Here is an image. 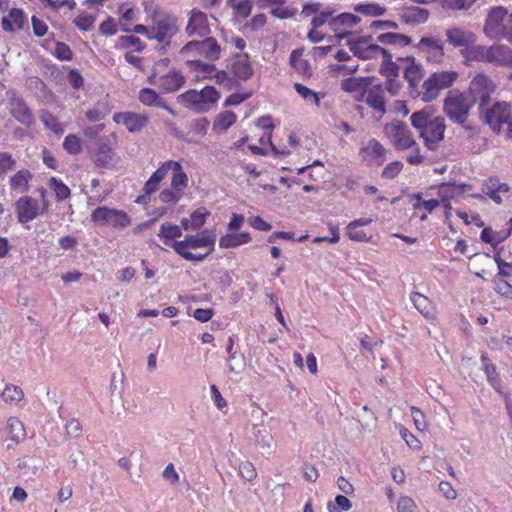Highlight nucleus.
Instances as JSON below:
<instances>
[{
  "label": "nucleus",
  "instance_id": "1",
  "mask_svg": "<svg viewBox=\"0 0 512 512\" xmlns=\"http://www.w3.org/2000/svg\"><path fill=\"white\" fill-rule=\"evenodd\" d=\"M220 99V92L207 85L201 90L190 89L177 96V102L196 114L209 112Z\"/></svg>",
  "mask_w": 512,
  "mask_h": 512
},
{
  "label": "nucleus",
  "instance_id": "2",
  "mask_svg": "<svg viewBox=\"0 0 512 512\" xmlns=\"http://www.w3.org/2000/svg\"><path fill=\"white\" fill-rule=\"evenodd\" d=\"M495 89L494 82L484 73H479L472 79L467 91L462 93L472 106L478 103L480 113H482L483 109L490 103L491 95Z\"/></svg>",
  "mask_w": 512,
  "mask_h": 512
},
{
  "label": "nucleus",
  "instance_id": "3",
  "mask_svg": "<svg viewBox=\"0 0 512 512\" xmlns=\"http://www.w3.org/2000/svg\"><path fill=\"white\" fill-rule=\"evenodd\" d=\"M472 104L462 92L451 90L444 99L443 110L450 120L457 124H464L469 115Z\"/></svg>",
  "mask_w": 512,
  "mask_h": 512
},
{
  "label": "nucleus",
  "instance_id": "4",
  "mask_svg": "<svg viewBox=\"0 0 512 512\" xmlns=\"http://www.w3.org/2000/svg\"><path fill=\"white\" fill-rule=\"evenodd\" d=\"M112 145V139L109 136H101L96 139L94 147H87L91 160L98 168L109 170L115 168L116 153Z\"/></svg>",
  "mask_w": 512,
  "mask_h": 512
},
{
  "label": "nucleus",
  "instance_id": "5",
  "mask_svg": "<svg viewBox=\"0 0 512 512\" xmlns=\"http://www.w3.org/2000/svg\"><path fill=\"white\" fill-rule=\"evenodd\" d=\"M457 77L458 74L455 71H441L433 73L422 85V88L424 89L422 101L429 103L435 100L439 95V91L449 88L455 82Z\"/></svg>",
  "mask_w": 512,
  "mask_h": 512
},
{
  "label": "nucleus",
  "instance_id": "6",
  "mask_svg": "<svg viewBox=\"0 0 512 512\" xmlns=\"http://www.w3.org/2000/svg\"><path fill=\"white\" fill-rule=\"evenodd\" d=\"M91 221L98 226L111 225L117 229L126 228L131 223L128 214L123 210L100 206L91 213Z\"/></svg>",
  "mask_w": 512,
  "mask_h": 512
},
{
  "label": "nucleus",
  "instance_id": "7",
  "mask_svg": "<svg viewBox=\"0 0 512 512\" xmlns=\"http://www.w3.org/2000/svg\"><path fill=\"white\" fill-rule=\"evenodd\" d=\"M384 132L392 140L396 148L406 150L417 146V142L413 139L412 133L405 122L396 120L387 123L384 126Z\"/></svg>",
  "mask_w": 512,
  "mask_h": 512
},
{
  "label": "nucleus",
  "instance_id": "8",
  "mask_svg": "<svg viewBox=\"0 0 512 512\" xmlns=\"http://www.w3.org/2000/svg\"><path fill=\"white\" fill-rule=\"evenodd\" d=\"M8 110L11 116L23 126L31 128L35 124V117L32 110L19 94H12L9 99Z\"/></svg>",
  "mask_w": 512,
  "mask_h": 512
},
{
  "label": "nucleus",
  "instance_id": "9",
  "mask_svg": "<svg viewBox=\"0 0 512 512\" xmlns=\"http://www.w3.org/2000/svg\"><path fill=\"white\" fill-rule=\"evenodd\" d=\"M508 11L502 6H496L489 10L483 27L484 34L490 39H501L502 26L508 18Z\"/></svg>",
  "mask_w": 512,
  "mask_h": 512
},
{
  "label": "nucleus",
  "instance_id": "10",
  "mask_svg": "<svg viewBox=\"0 0 512 512\" xmlns=\"http://www.w3.org/2000/svg\"><path fill=\"white\" fill-rule=\"evenodd\" d=\"M188 52H196L197 54L204 55L211 61H215L220 57L221 47L215 38L206 37L201 41H190L180 50V53L182 54Z\"/></svg>",
  "mask_w": 512,
  "mask_h": 512
},
{
  "label": "nucleus",
  "instance_id": "11",
  "mask_svg": "<svg viewBox=\"0 0 512 512\" xmlns=\"http://www.w3.org/2000/svg\"><path fill=\"white\" fill-rule=\"evenodd\" d=\"M446 125L443 117L438 116L428 125L426 131L420 133V137L424 140L425 146L435 151L438 148V142L444 139Z\"/></svg>",
  "mask_w": 512,
  "mask_h": 512
},
{
  "label": "nucleus",
  "instance_id": "12",
  "mask_svg": "<svg viewBox=\"0 0 512 512\" xmlns=\"http://www.w3.org/2000/svg\"><path fill=\"white\" fill-rule=\"evenodd\" d=\"M415 47L421 51H427L428 62L441 63L444 58V44L440 38L423 36Z\"/></svg>",
  "mask_w": 512,
  "mask_h": 512
},
{
  "label": "nucleus",
  "instance_id": "13",
  "mask_svg": "<svg viewBox=\"0 0 512 512\" xmlns=\"http://www.w3.org/2000/svg\"><path fill=\"white\" fill-rule=\"evenodd\" d=\"M17 220L21 224L28 223L41 214L38 208V201L31 196L20 197L15 202Z\"/></svg>",
  "mask_w": 512,
  "mask_h": 512
},
{
  "label": "nucleus",
  "instance_id": "14",
  "mask_svg": "<svg viewBox=\"0 0 512 512\" xmlns=\"http://www.w3.org/2000/svg\"><path fill=\"white\" fill-rule=\"evenodd\" d=\"M480 114L483 122L495 129L496 125L509 122L510 107L506 104L503 106L501 103L496 102L491 108H484L483 112Z\"/></svg>",
  "mask_w": 512,
  "mask_h": 512
},
{
  "label": "nucleus",
  "instance_id": "15",
  "mask_svg": "<svg viewBox=\"0 0 512 512\" xmlns=\"http://www.w3.org/2000/svg\"><path fill=\"white\" fill-rule=\"evenodd\" d=\"M186 33L189 36L198 35L200 37L209 33L208 20L205 13L198 9H192L190 18L186 27Z\"/></svg>",
  "mask_w": 512,
  "mask_h": 512
},
{
  "label": "nucleus",
  "instance_id": "16",
  "mask_svg": "<svg viewBox=\"0 0 512 512\" xmlns=\"http://www.w3.org/2000/svg\"><path fill=\"white\" fill-rule=\"evenodd\" d=\"M447 41L455 48H467L474 44L476 35L471 31H465L459 27L446 30Z\"/></svg>",
  "mask_w": 512,
  "mask_h": 512
},
{
  "label": "nucleus",
  "instance_id": "17",
  "mask_svg": "<svg viewBox=\"0 0 512 512\" xmlns=\"http://www.w3.org/2000/svg\"><path fill=\"white\" fill-rule=\"evenodd\" d=\"M254 441L259 446L262 455H270L274 450V440L270 431L263 425H254L252 428Z\"/></svg>",
  "mask_w": 512,
  "mask_h": 512
},
{
  "label": "nucleus",
  "instance_id": "18",
  "mask_svg": "<svg viewBox=\"0 0 512 512\" xmlns=\"http://www.w3.org/2000/svg\"><path fill=\"white\" fill-rule=\"evenodd\" d=\"M490 64L512 68V49L503 44L490 46Z\"/></svg>",
  "mask_w": 512,
  "mask_h": 512
},
{
  "label": "nucleus",
  "instance_id": "19",
  "mask_svg": "<svg viewBox=\"0 0 512 512\" xmlns=\"http://www.w3.org/2000/svg\"><path fill=\"white\" fill-rule=\"evenodd\" d=\"M430 12L427 9L418 6H409L402 9L400 20L405 24H422L429 19Z\"/></svg>",
  "mask_w": 512,
  "mask_h": 512
},
{
  "label": "nucleus",
  "instance_id": "20",
  "mask_svg": "<svg viewBox=\"0 0 512 512\" xmlns=\"http://www.w3.org/2000/svg\"><path fill=\"white\" fill-rule=\"evenodd\" d=\"M237 59L232 64V73L234 76L241 80L247 81L253 75V68L249 62L247 53L236 54Z\"/></svg>",
  "mask_w": 512,
  "mask_h": 512
},
{
  "label": "nucleus",
  "instance_id": "21",
  "mask_svg": "<svg viewBox=\"0 0 512 512\" xmlns=\"http://www.w3.org/2000/svg\"><path fill=\"white\" fill-rule=\"evenodd\" d=\"M185 83L181 72L173 70L159 79V88L165 93H173L179 90Z\"/></svg>",
  "mask_w": 512,
  "mask_h": 512
},
{
  "label": "nucleus",
  "instance_id": "22",
  "mask_svg": "<svg viewBox=\"0 0 512 512\" xmlns=\"http://www.w3.org/2000/svg\"><path fill=\"white\" fill-rule=\"evenodd\" d=\"M117 116L123 118V124L126 126L127 130L131 133L141 131L146 126V124L149 120V118L146 115L137 114L134 112L121 113L119 115H115L114 118L116 119Z\"/></svg>",
  "mask_w": 512,
  "mask_h": 512
},
{
  "label": "nucleus",
  "instance_id": "23",
  "mask_svg": "<svg viewBox=\"0 0 512 512\" xmlns=\"http://www.w3.org/2000/svg\"><path fill=\"white\" fill-rule=\"evenodd\" d=\"M167 172L172 169L173 175L171 180V186L177 191H181L187 186L188 178L184 172L181 164L176 161L166 162Z\"/></svg>",
  "mask_w": 512,
  "mask_h": 512
},
{
  "label": "nucleus",
  "instance_id": "24",
  "mask_svg": "<svg viewBox=\"0 0 512 512\" xmlns=\"http://www.w3.org/2000/svg\"><path fill=\"white\" fill-rule=\"evenodd\" d=\"M362 150L371 156L372 165L382 166L384 164L386 149L378 140L371 139Z\"/></svg>",
  "mask_w": 512,
  "mask_h": 512
},
{
  "label": "nucleus",
  "instance_id": "25",
  "mask_svg": "<svg viewBox=\"0 0 512 512\" xmlns=\"http://www.w3.org/2000/svg\"><path fill=\"white\" fill-rule=\"evenodd\" d=\"M33 178L32 173L27 169H22L16 172L9 180L12 190L26 193L29 191V181Z\"/></svg>",
  "mask_w": 512,
  "mask_h": 512
},
{
  "label": "nucleus",
  "instance_id": "26",
  "mask_svg": "<svg viewBox=\"0 0 512 512\" xmlns=\"http://www.w3.org/2000/svg\"><path fill=\"white\" fill-rule=\"evenodd\" d=\"M470 187V185L464 183H441L438 188V195L442 199V201H446L450 198H454L456 196L461 195L464 192L465 188Z\"/></svg>",
  "mask_w": 512,
  "mask_h": 512
},
{
  "label": "nucleus",
  "instance_id": "27",
  "mask_svg": "<svg viewBox=\"0 0 512 512\" xmlns=\"http://www.w3.org/2000/svg\"><path fill=\"white\" fill-rule=\"evenodd\" d=\"M251 241V236L248 232L241 233H227L220 237L219 246L221 248H234Z\"/></svg>",
  "mask_w": 512,
  "mask_h": 512
},
{
  "label": "nucleus",
  "instance_id": "28",
  "mask_svg": "<svg viewBox=\"0 0 512 512\" xmlns=\"http://www.w3.org/2000/svg\"><path fill=\"white\" fill-rule=\"evenodd\" d=\"M171 247L178 255H182V253L189 252V248H200V236L187 234L185 235L184 240H174L171 244Z\"/></svg>",
  "mask_w": 512,
  "mask_h": 512
},
{
  "label": "nucleus",
  "instance_id": "29",
  "mask_svg": "<svg viewBox=\"0 0 512 512\" xmlns=\"http://www.w3.org/2000/svg\"><path fill=\"white\" fill-rule=\"evenodd\" d=\"M138 98L140 102L146 106H153L158 108L166 107V102L154 89L151 88L141 89Z\"/></svg>",
  "mask_w": 512,
  "mask_h": 512
},
{
  "label": "nucleus",
  "instance_id": "30",
  "mask_svg": "<svg viewBox=\"0 0 512 512\" xmlns=\"http://www.w3.org/2000/svg\"><path fill=\"white\" fill-rule=\"evenodd\" d=\"M377 41L385 44V45H400V46H407L412 43L411 37L401 34V33H394V32H387L380 34L377 37Z\"/></svg>",
  "mask_w": 512,
  "mask_h": 512
},
{
  "label": "nucleus",
  "instance_id": "31",
  "mask_svg": "<svg viewBox=\"0 0 512 512\" xmlns=\"http://www.w3.org/2000/svg\"><path fill=\"white\" fill-rule=\"evenodd\" d=\"M411 301L415 308L426 318L433 316V305L429 298L421 293L414 292L411 295Z\"/></svg>",
  "mask_w": 512,
  "mask_h": 512
},
{
  "label": "nucleus",
  "instance_id": "32",
  "mask_svg": "<svg viewBox=\"0 0 512 512\" xmlns=\"http://www.w3.org/2000/svg\"><path fill=\"white\" fill-rule=\"evenodd\" d=\"M167 175V167L166 162L162 164L146 181L144 184V192L147 194H152L156 192L159 188V183L165 178Z\"/></svg>",
  "mask_w": 512,
  "mask_h": 512
},
{
  "label": "nucleus",
  "instance_id": "33",
  "mask_svg": "<svg viewBox=\"0 0 512 512\" xmlns=\"http://www.w3.org/2000/svg\"><path fill=\"white\" fill-rule=\"evenodd\" d=\"M489 52L490 46L472 44L469 49H467L465 57L476 62L490 63Z\"/></svg>",
  "mask_w": 512,
  "mask_h": 512
},
{
  "label": "nucleus",
  "instance_id": "34",
  "mask_svg": "<svg viewBox=\"0 0 512 512\" xmlns=\"http://www.w3.org/2000/svg\"><path fill=\"white\" fill-rule=\"evenodd\" d=\"M237 120V116L232 111H224L219 113L213 122V129L222 132L227 131Z\"/></svg>",
  "mask_w": 512,
  "mask_h": 512
},
{
  "label": "nucleus",
  "instance_id": "35",
  "mask_svg": "<svg viewBox=\"0 0 512 512\" xmlns=\"http://www.w3.org/2000/svg\"><path fill=\"white\" fill-rule=\"evenodd\" d=\"M10 438L15 443H19L26 438V431L23 423L16 417H10L7 421Z\"/></svg>",
  "mask_w": 512,
  "mask_h": 512
},
{
  "label": "nucleus",
  "instance_id": "36",
  "mask_svg": "<svg viewBox=\"0 0 512 512\" xmlns=\"http://www.w3.org/2000/svg\"><path fill=\"white\" fill-rule=\"evenodd\" d=\"M354 11L364 16L378 17L384 15L387 9L376 3H360L354 6Z\"/></svg>",
  "mask_w": 512,
  "mask_h": 512
},
{
  "label": "nucleus",
  "instance_id": "37",
  "mask_svg": "<svg viewBox=\"0 0 512 512\" xmlns=\"http://www.w3.org/2000/svg\"><path fill=\"white\" fill-rule=\"evenodd\" d=\"M153 30H158L168 38H171L178 32V27L174 19L170 16H165L162 19L155 21Z\"/></svg>",
  "mask_w": 512,
  "mask_h": 512
},
{
  "label": "nucleus",
  "instance_id": "38",
  "mask_svg": "<svg viewBox=\"0 0 512 512\" xmlns=\"http://www.w3.org/2000/svg\"><path fill=\"white\" fill-rule=\"evenodd\" d=\"M404 78L407 80L411 90L417 92L418 83L422 78L421 65L413 63L408 66L404 71Z\"/></svg>",
  "mask_w": 512,
  "mask_h": 512
},
{
  "label": "nucleus",
  "instance_id": "39",
  "mask_svg": "<svg viewBox=\"0 0 512 512\" xmlns=\"http://www.w3.org/2000/svg\"><path fill=\"white\" fill-rule=\"evenodd\" d=\"M49 187L55 192V197L58 202L66 200L71 195L70 188L56 177L49 179Z\"/></svg>",
  "mask_w": 512,
  "mask_h": 512
},
{
  "label": "nucleus",
  "instance_id": "40",
  "mask_svg": "<svg viewBox=\"0 0 512 512\" xmlns=\"http://www.w3.org/2000/svg\"><path fill=\"white\" fill-rule=\"evenodd\" d=\"M158 236L165 241L174 240L182 236V230L176 224L165 222L160 226Z\"/></svg>",
  "mask_w": 512,
  "mask_h": 512
},
{
  "label": "nucleus",
  "instance_id": "41",
  "mask_svg": "<svg viewBox=\"0 0 512 512\" xmlns=\"http://www.w3.org/2000/svg\"><path fill=\"white\" fill-rule=\"evenodd\" d=\"M364 102L372 109L384 115L386 113V103L384 100V96L380 94H375L373 91H368V95L366 96Z\"/></svg>",
  "mask_w": 512,
  "mask_h": 512
},
{
  "label": "nucleus",
  "instance_id": "42",
  "mask_svg": "<svg viewBox=\"0 0 512 512\" xmlns=\"http://www.w3.org/2000/svg\"><path fill=\"white\" fill-rule=\"evenodd\" d=\"M186 64L193 67L195 71L203 73L204 79H214L213 75L217 72L214 64L203 63L200 60H188Z\"/></svg>",
  "mask_w": 512,
  "mask_h": 512
},
{
  "label": "nucleus",
  "instance_id": "43",
  "mask_svg": "<svg viewBox=\"0 0 512 512\" xmlns=\"http://www.w3.org/2000/svg\"><path fill=\"white\" fill-rule=\"evenodd\" d=\"M352 507L351 501L344 495H337L334 501L328 502L327 509L329 512L348 511Z\"/></svg>",
  "mask_w": 512,
  "mask_h": 512
},
{
  "label": "nucleus",
  "instance_id": "44",
  "mask_svg": "<svg viewBox=\"0 0 512 512\" xmlns=\"http://www.w3.org/2000/svg\"><path fill=\"white\" fill-rule=\"evenodd\" d=\"M118 47L123 49L134 47L136 52H142L145 49V44L140 40V38L133 35H127L118 38Z\"/></svg>",
  "mask_w": 512,
  "mask_h": 512
},
{
  "label": "nucleus",
  "instance_id": "45",
  "mask_svg": "<svg viewBox=\"0 0 512 512\" xmlns=\"http://www.w3.org/2000/svg\"><path fill=\"white\" fill-rule=\"evenodd\" d=\"M484 371L490 385L495 389L496 392L503 394L501 380L496 371V366L494 364H486Z\"/></svg>",
  "mask_w": 512,
  "mask_h": 512
},
{
  "label": "nucleus",
  "instance_id": "46",
  "mask_svg": "<svg viewBox=\"0 0 512 512\" xmlns=\"http://www.w3.org/2000/svg\"><path fill=\"white\" fill-rule=\"evenodd\" d=\"M361 21V18L357 15L351 14V13H341L335 18H332L330 21L331 26H337V25H345L348 27H352L356 24H358Z\"/></svg>",
  "mask_w": 512,
  "mask_h": 512
},
{
  "label": "nucleus",
  "instance_id": "47",
  "mask_svg": "<svg viewBox=\"0 0 512 512\" xmlns=\"http://www.w3.org/2000/svg\"><path fill=\"white\" fill-rule=\"evenodd\" d=\"M63 148L70 155H78L82 152V146L80 139L75 134H69L63 141Z\"/></svg>",
  "mask_w": 512,
  "mask_h": 512
},
{
  "label": "nucleus",
  "instance_id": "48",
  "mask_svg": "<svg viewBox=\"0 0 512 512\" xmlns=\"http://www.w3.org/2000/svg\"><path fill=\"white\" fill-rule=\"evenodd\" d=\"M1 396L4 401L12 402V401H20L24 397V393L22 389L18 386L7 385L1 393Z\"/></svg>",
  "mask_w": 512,
  "mask_h": 512
},
{
  "label": "nucleus",
  "instance_id": "49",
  "mask_svg": "<svg viewBox=\"0 0 512 512\" xmlns=\"http://www.w3.org/2000/svg\"><path fill=\"white\" fill-rule=\"evenodd\" d=\"M294 89L305 100H312L317 106L320 105L319 93L311 90L301 83H294Z\"/></svg>",
  "mask_w": 512,
  "mask_h": 512
},
{
  "label": "nucleus",
  "instance_id": "50",
  "mask_svg": "<svg viewBox=\"0 0 512 512\" xmlns=\"http://www.w3.org/2000/svg\"><path fill=\"white\" fill-rule=\"evenodd\" d=\"M210 215L205 208H198L191 214V228L195 231L199 230Z\"/></svg>",
  "mask_w": 512,
  "mask_h": 512
},
{
  "label": "nucleus",
  "instance_id": "51",
  "mask_svg": "<svg viewBox=\"0 0 512 512\" xmlns=\"http://www.w3.org/2000/svg\"><path fill=\"white\" fill-rule=\"evenodd\" d=\"M213 78L217 84L224 86L227 90L233 89V87H235L237 84V80L235 78L229 77L227 72L224 70L214 73Z\"/></svg>",
  "mask_w": 512,
  "mask_h": 512
},
{
  "label": "nucleus",
  "instance_id": "52",
  "mask_svg": "<svg viewBox=\"0 0 512 512\" xmlns=\"http://www.w3.org/2000/svg\"><path fill=\"white\" fill-rule=\"evenodd\" d=\"M54 55L61 61H70L73 58L71 48L64 42H56Z\"/></svg>",
  "mask_w": 512,
  "mask_h": 512
},
{
  "label": "nucleus",
  "instance_id": "53",
  "mask_svg": "<svg viewBox=\"0 0 512 512\" xmlns=\"http://www.w3.org/2000/svg\"><path fill=\"white\" fill-rule=\"evenodd\" d=\"M401 161H393L385 166L381 176L386 179H394L403 169Z\"/></svg>",
  "mask_w": 512,
  "mask_h": 512
},
{
  "label": "nucleus",
  "instance_id": "54",
  "mask_svg": "<svg viewBox=\"0 0 512 512\" xmlns=\"http://www.w3.org/2000/svg\"><path fill=\"white\" fill-rule=\"evenodd\" d=\"M208 126H209V120L205 117L194 119L190 122V125H189L190 130L194 134H198V135H202V136L206 135Z\"/></svg>",
  "mask_w": 512,
  "mask_h": 512
},
{
  "label": "nucleus",
  "instance_id": "55",
  "mask_svg": "<svg viewBox=\"0 0 512 512\" xmlns=\"http://www.w3.org/2000/svg\"><path fill=\"white\" fill-rule=\"evenodd\" d=\"M15 165L16 162L9 153H0V177H3L8 171L13 170Z\"/></svg>",
  "mask_w": 512,
  "mask_h": 512
},
{
  "label": "nucleus",
  "instance_id": "56",
  "mask_svg": "<svg viewBox=\"0 0 512 512\" xmlns=\"http://www.w3.org/2000/svg\"><path fill=\"white\" fill-rule=\"evenodd\" d=\"M502 249L503 248L499 250H497V248L495 249L496 252L494 254V261L498 266V275H500L501 277H510L512 273L510 271L504 270V267H509L510 269H512V263L506 262L501 258Z\"/></svg>",
  "mask_w": 512,
  "mask_h": 512
},
{
  "label": "nucleus",
  "instance_id": "57",
  "mask_svg": "<svg viewBox=\"0 0 512 512\" xmlns=\"http://www.w3.org/2000/svg\"><path fill=\"white\" fill-rule=\"evenodd\" d=\"M411 125L416 130H419L420 133L426 131L430 121H428L420 112H414L410 117Z\"/></svg>",
  "mask_w": 512,
  "mask_h": 512
},
{
  "label": "nucleus",
  "instance_id": "58",
  "mask_svg": "<svg viewBox=\"0 0 512 512\" xmlns=\"http://www.w3.org/2000/svg\"><path fill=\"white\" fill-rule=\"evenodd\" d=\"M94 21H95V18L93 16L82 14V15L77 16L73 20V23L80 30L89 31V30H91Z\"/></svg>",
  "mask_w": 512,
  "mask_h": 512
},
{
  "label": "nucleus",
  "instance_id": "59",
  "mask_svg": "<svg viewBox=\"0 0 512 512\" xmlns=\"http://www.w3.org/2000/svg\"><path fill=\"white\" fill-rule=\"evenodd\" d=\"M411 415L417 430L425 431L428 426L424 413L417 407H411Z\"/></svg>",
  "mask_w": 512,
  "mask_h": 512
},
{
  "label": "nucleus",
  "instance_id": "60",
  "mask_svg": "<svg viewBox=\"0 0 512 512\" xmlns=\"http://www.w3.org/2000/svg\"><path fill=\"white\" fill-rule=\"evenodd\" d=\"M234 13L241 16L242 18H247L252 10V4L250 0H240L238 3L233 4Z\"/></svg>",
  "mask_w": 512,
  "mask_h": 512
},
{
  "label": "nucleus",
  "instance_id": "61",
  "mask_svg": "<svg viewBox=\"0 0 512 512\" xmlns=\"http://www.w3.org/2000/svg\"><path fill=\"white\" fill-rule=\"evenodd\" d=\"M400 67L395 63L391 62L388 64H381L379 72L381 75L388 78H397L399 76Z\"/></svg>",
  "mask_w": 512,
  "mask_h": 512
},
{
  "label": "nucleus",
  "instance_id": "62",
  "mask_svg": "<svg viewBox=\"0 0 512 512\" xmlns=\"http://www.w3.org/2000/svg\"><path fill=\"white\" fill-rule=\"evenodd\" d=\"M239 472L241 476L247 481H252L257 476L254 465L248 461L240 464Z\"/></svg>",
  "mask_w": 512,
  "mask_h": 512
},
{
  "label": "nucleus",
  "instance_id": "63",
  "mask_svg": "<svg viewBox=\"0 0 512 512\" xmlns=\"http://www.w3.org/2000/svg\"><path fill=\"white\" fill-rule=\"evenodd\" d=\"M99 30L103 35L112 36L117 33V23L112 17H108L100 24Z\"/></svg>",
  "mask_w": 512,
  "mask_h": 512
},
{
  "label": "nucleus",
  "instance_id": "64",
  "mask_svg": "<svg viewBox=\"0 0 512 512\" xmlns=\"http://www.w3.org/2000/svg\"><path fill=\"white\" fill-rule=\"evenodd\" d=\"M495 291L505 298L512 299V285L506 280L496 281Z\"/></svg>",
  "mask_w": 512,
  "mask_h": 512
}]
</instances>
